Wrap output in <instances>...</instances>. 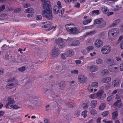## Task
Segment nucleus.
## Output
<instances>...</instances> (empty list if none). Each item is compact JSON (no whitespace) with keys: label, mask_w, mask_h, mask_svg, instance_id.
<instances>
[{"label":"nucleus","mask_w":123,"mask_h":123,"mask_svg":"<svg viewBox=\"0 0 123 123\" xmlns=\"http://www.w3.org/2000/svg\"><path fill=\"white\" fill-rule=\"evenodd\" d=\"M57 5L58 7L61 9L62 7V6L61 2L60 1H58L57 3Z\"/></svg>","instance_id":"46"},{"label":"nucleus","mask_w":123,"mask_h":123,"mask_svg":"<svg viewBox=\"0 0 123 123\" xmlns=\"http://www.w3.org/2000/svg\"><path fill=\"white\" fill-rule=\"evenodd\" d=\"M74 51L72 50H69L66 52L65 55L67 57H71L74 55Z\"/></svg>","instance_id":"17"},{"label":"nucleus","mask_w":123,"mask_h":123,"mask_svg":"<svg viewBox=\"0 0 123 123\" xmlns=\"http://www.w3.org/2000/svg\"><path fill=\"white\" fill-rule=\"evenodd\" d=\"M20 10V9L19 8L16 9L15 10L14 12L16 13L19 12Z\"/></svg>","instance_id":"57"},{"label":"nucleus","mask_w":123,"mask_h":123,"mask_svg":"<svg viewBox=\"0 0 123 123\" xmlns=\"http://www.w3.org/2000/svg\"><path fill=\"white\" fill-rule=\"evenodd\" d=\"M25 13H29L30 14H33L34 12V10L32 8H28L25 11Z\"/></svg>","instance_id":"23"},{"label":"nucleus","mask_w":123,"mask_h":123,"mask_svg":"<svg viewBox=\"0 0 123 123\" xmlns=\"http://www.w3.org/2000/svg\"><path fill=\"white\" fill-rule=\"evenodd\" d=\"M119 67L117 64H113L108 66V69L111 72L115 73L117 72V69Z\"/></svg>","instance_id":"8"},{"label":"nucleus","mask_w":123,"mask_h":123,"mask_svg":"<svg viewBox=\"0 0 123 123\" xmlns=\"http://www.w3.org/2000/svg\"><path fill=\"white\" fill-rule=\"evenodd\" d=\"M66 105L70 108L73 107L75 105L74 104L69 102L66 103Z\"/></svg>","instance_id":"28"},{"label":"nucleus","mask_w":123,"mask_h":123,"mask_svg":"<svg viewBox=\"0 0 123 123\" xmlns=\"http://www.w3.org/2000/svg\"><path fill=\"white\" fill-rule=\"evenodd\" d=\"M10 107L14 109H17L19 108H20V107H19L18 105H11Z\"/></svg>","instance_id":"37"},{"label":"nucleus","mask_w":123,"mask_h":123,"mask_svg":"<svg viewBox=\"0 0 123 123\" xmlns=\"http://www.w3.org/2000/svg\"><path fill=\"white\" fill-rule=\"evenodd\" d=\"M18 70L20 72H23L25 70V68L24 67H22L21 68H19Z\"/></svg>","instance_id":"43"},{"label":"nucleus","mask_w":123,"mask_h":123,"mask_svg":"<svg viewBox=\"0 0 123 123\" xmlns=\"http://www.w3.org/2000/svg\"><path fill=\"white\" fill-rule=\"evenodd\" d=\"M92 14L98 15L99 14V10H94L92 11Z\"/></svg>","instance_id":"38"},{"label":"nucleus","mask_w":123,"mask_h":123,"mask_svg":"<svg viewBox=\"0 0 123 123\" xmlns=\"http://www.w3.org/2000/svg\"><path fill=\"white\" fill-rule=\"evenodd\" d=\"M98 97L100 98H104L106 97V94H105L99 92L96 94Z\"/></svg>","instance_id":"18"},{"label":"nucleus","mask_w":123,"mask_h":123,"mask_svg":"<svg viewBox=\"0 0 123 123\" xmlns=\"http://www.w3.org/2000/svg\"><path fill=\"white\" fill-rule=\"evenodd\" d=\"M43 11L42 14L43 16L49 20H51L53 18L52 12L50 9V2L49 0H41Z\"/></svg>","instance_id":"1"},{"label":"nucleus","mask_w":123,"mask_h":123,"mask_svg":"<svg viewBox=\"0 0 123 123\" xmlns=\"http://www.w3.org/2000/svg\"><path fill=\"white\" fill-rule=\"evenodd\" d=\"M15 80H16L15 78H11L8 80V82H12L13 83H15Z\"/></svg>","instance_id":"39"},{"label":"nucleus","mask_w":123,"mask_h":123,"mask_svg":"<svg viewBox=\"0 0 123 123\" xmlns=\"http://www.w3.org/2000/svg\"><path fill=\"white\" fill-rule=\"evenodd\" d=\"M51 22H45L43 23L44 27L45 28L48 27L50 26V25L51 24Z\"/></svg>","instance_id":"30"},{"label":"nucleus","mask_w":123,"mask_h":123,"mask_svg":"<svg viewBox=\"0 0 123 123\" xmlns=\"http://www.w3.org/2000/svg\"><path fill=\"white\" fill-rule=\"evenodd\" d=\"M5 59L6 60H9V56L8 54H6L5 56Z\"/></svg>","instance_id":"53"},{"label":"nucleus","mask_w":123,"mask_h":123,"mask_svg":"<svg viewBox=\"0 0 123 123\" xmlns=\"http://www.w3.org/2000/svg\"><path fill=\"white\" fill-rule=\"evenodd\" d=\"M111 86V85L110 84H108L106 86L105 89L106 90H108L109 89Z\"/></svg>","instance_id":"55"},{"label":"nucleus","mask_w":123,"mask_h":123,"mask_svg":"<svg viewBox=\"0 0 123 123\" xmlns=\"http://www.w3.org/2000/svg\"><path fill=\"white\" fill-rule=\"evenodd\" d=\"M74 6L76 7L79 8L80 6V4L79 3H77L76 5H75Z\"/></svg>","instance_id":"62"},{"label":"nucleus","mask_w":123,"mask_h":123,"mask_svg":"<svg viewBox=\"0 0 123 123\" xmlns=\"http://www.w3.org/2000/svg\"><path fill=\"white\" fill-rule=\"evenodd\" d=\"M18 80H15L14 83H9L6 86V88L7 89H11L15 86L18 84Z\"/></svg>","instance_id":"10"},{"label":"nucleus","mask_w":123,"mask_h":123,"mask_svg":"<svg viewBox=\"0 0 123 123\" xmlns=\"http://www.w3.org/2000/svg\"><path fill=\"white\" fill-rule=\"evenodd\" d=\"M80 114V112L79 111H75V115L77 117L79 116Z\"/></svg>","instance_id":"54"},{"label":"nucleus","mask_w":123,"mask_h":123,"mask_svg":"<svg viewBox=\"0 0 123 123\" xmlns=\"http://www.w3.org/2000/svg\"><path fill=\"white\" fill-rule=\"evenodd\" d=\"M101 9L103 13H107L109 11L108 8L105 6H103L101 7Z\"/></svg>","instance_id":"26"},{"label":"nucleus","mask_w":123,"mask_h":123,"mask_svg":"<svg viewBox=\"0 0 123 123\" xmlns=\"http://www.w3.org/2000/svg\"><path fill=\"white\" fill-rule=\"evenodd\" d=\"M111 80V78L110 77H107L104 78L102 79V81L105 83L110 82Z\"/></svg>","instance_id":"19"},{"label":"nucleus","mask_w":123,"mask_h":123,"mask_svg":"<svg viewBox=\"0 0 123 123\" xmlns=\"http://www.w3.org/2000/svg\"><path fill=\"white\" fill-rule=\"evenodd\" d=\"M105 34L104 33L102 32L100 33L99 35V37L100 38H103L105 37Z\"/></svg>","instance_id":"40"},{"label":"nucleus","mask_w":123,"mask_h":123,"mask_svg":"<svg viewBox=\"0 0 123 123\" xmlns=\"http://www.w3.org/2000/svg\"><path fill=\"white\" fill-rule=\"evenodd\" d=\"M114 97V96L112 95L109 96L107 97V101L109 102L112 100Z\"/></svg>","instance_id":"35"},{"label":"nucleus","mask_w":123,"mask_h":123,"mask_svg":"<svg viewBox=\"0 0 123 123\" xmlns=\"http://www.w3.org/2000/svg\"><path fill=\"white\" fill-rule=\"evenodd\" d=\"M117 112V111H114L112 113V119H114L117 117L118 116Z\"/></svg>","instance_id":"24"},{"label":"nucleus","mask_w":123,"mask_h":123,"mask_svg":"<svg viewBox=\"0 0 123 123\" xmlns=\"http://www.w3.org/2000/svg\"><path fill=\"white\" fill-rule=\"evenodd\" d=\"M96 31L95 30H93L89 32H86L85 33V35L87 36L89 35H93L96 33Z\"/></svg>","instance_id":"29"},{"label":"nucleus","mask_w":123,"mask_h":123,"mask_svg":"<svg viewBox=\"0 0 123 123\" xmlns=\"http://www.w3.org/2000/svg\"><path fill=\"white\" fill-rule=\"evenodd\" d=\"M121 100H117L114 104V105L115 106H117L119 108H120L122 107L121 103Z\"/></svg>","instance_id":"20"},{"label":"nucleus","mask_w":123,"mask_h":123,"mask_svg":"<svg viewBox=\"0 0 123 123\" xmlns=\"http://www.w3.org/2000/svg\"><path fill=\"white\" fill-rule=\"evenodd\" d=\"M71 73L72 74H77L78 73V71L77 70L75 69L74 70L72 71H71Z\"/></svg>","instance_id":"48"},{"label":"nucleus","mask_w":123,"mask_h":123,"mask_svg":"<svg viewBox=\"0 0 123 123\" xmlns=\"http://www.w3.org/2000/svg\"><path fill=\"white\" fill-rule=\"evenodd\" d=\"M120 69L121 71H123V63L120 65Z\"/></svg>","instance_id":"64"},{"label":"nucleus","mask_w":123,"mask_h":123,"mask_svg":"<svg viewBox=\"0 0 123 123\" xmlns=\"http://www.w3.org/2000/svg\"><path fill=\"white\" fill-rule=\"evenodd\" d=\"M101 118V117H98L97 119V123H100Z\"/></svg>","instance_id":"56"},{"label":"nucleus","mask_w":123,"mask_h":123,"mask_svg":"<svg viewBox=\"0 0 123 123\" xmlns=\"http://www.w3.org/2000/svg\"><path fill=\"white\" fill-rule=\"evenodd\" d=\"M103 42L101 40L98 39L95 42V45L96 47L99 48L103 46Z\"/></svg>","instance_id":"12"},{"label":"nucleus","mask_w":123,"mask_h":123,"mask_svg":"<svg viewBox=\"0 0 123 123\" xmlns=\"http://www.w3.org/2000/svg\"><path fill=\"white\" fill-rule=\"evenodd\" d=\"M121 20L119 19H117L114 20L112 24V26H116L117 24L120 22Z\"/></svg>","instance_id":"25"},{"label":"nucleus","mask_w":123,"mask_h":123,"mask_svg":"<svg viewBox=\"0 0 123 123\" xmlns=\"http://www.w3.org/2000/svg\"><path fill=\"white\" fill-rule=\"evenodd\" d=\"M97 104V101L95 100H93L92 101L91 103V105L92 107L94 108L96 104Z\"/></svg>","instance_id":"27"},{"label":"nucleus","mask_w":123,"mask_h":123,"mask_svg":"<svg viewBox=\"0 0 123 123\" xmlns=\"http://www.w3.org/2000/svg\"><path fill=\"white\" fill-rule=\"evenodd\" d=\"M94 23L96 24H99L98 27L99 28L104 27L106 25L105 22L101 18L96 19L95 20Z\"/></svg>","instance_id":"7"},{"label":"nucleus","mask_w":123,"mask_h":123,"mask_svg":"<svg viewBox=\"0 0 123 123\" xmlns=\"http://www.w3.org/2000/svg\"><path fill=\"white\" fill-rule=\"evenodd\" d=\"M97 97H98L97 95L96 94H94L91 95L89 96L90 98H95Z\"/></svg>","instance_id":"44"},{"label":"nucleus","mask_w":123,"mask_h":123,"mask_svg":"<svg viewBox=\"0 0 123 123\" xmlns=\"http://www.w3.org/2000/svg\"><path fill=\"white\" fill-rule=\"evenodd\" d=\"M96 113V111L94 109L90 111L92 115L95 114Z\"/></svg>","instance_id":"51"},{"label":"nucleus","mask_w":123,"mask_h":123,"mask_svg":"<svg viewBox=\"0 0 123 123\" xmlns=\"http://www.w3.org/2000/svg\"><path fill=\"white\" fill-rule=\"evenodd\" d=\"M103 62V61L102 59L99 58L97 59L96 61V62L98 64H101Z\"/></svg>","instance_id":"36"},{"label":"nucleus","mask_w":123,"mask_h":123,"mask_svg":"<svg viewBox=\"0 0 123 123\" xmlns=\"http://www.w3.org/2000/svg\"><path fill=\"white\" fill-rule=\"evenodd\" d=\"M5 113L4 111H0V117L3 116Z\"/></svg>","instance_id":"61"},{"label":"nucleus","mask_w":123,"mask_h":123,"mask_svg":"<svg viewBox=\"0 0 123 123\" xmlns=\"http://www.w3.org/2000/svg\"><path fill=\"white\" fill-rule=\"evenodd\" d=\"M88 107V104H86L84 106L83 109H86Z\"/></svg>","instance_id":"58"},{"label":"nucleus","mask_w":123,"mask_h":123,"mask_svg":"<svg viewBox=\"0 0 123 123\" xmlns=\"http://www.w3.org/2000/svg\"><path fill=\"white\" fill-rule=\"evenodd\" d=\"M91 21V19H87L86 20L84 21L83 22V24L84 25H86L90 23Z\"/></svg>","instance_id":"34"},{"label":"nucleus","mask_w":123,"mask_h":123,"mask_svg":"<svg viewBox=\"0 0 123 123\" xmlns=\"http://www.w3.org/2000/svg\"><path fill=\"white\" fill-rule=\"evenodd\" d=\"M63 39L61 38H59L55 40V42L57 44L58 46L61 48L64 47L65 46V43L63 41Z\"/></svg>","instance_id":"6"},{"label":"nucleus","mask_w":123,"mask_h":123,"mask_svg":"<svg viewBox=\"0 0 123 123\" xmlns=\"http://www.w3.org/2000/svg\"><path fill=\"white\" fill-rule=\"evenodd\" d=\"M93 49V47L92 46H89L87 48L86 50L88 51L92 50Z\"/></svg>","instance_id":"49"},{"label":"nucleus","mask_w":123,"mask_h":123,"mask_svg":"<svg viewBox=\"0 0 123 123\" xmlns=\"http://www.w3.org/2000/svg\"><path fill=\"white\" fill-rule=\"evenodd\" d=\"M78 80L81 83H86L87 81V78L85 76L80 75L78 77Z\"/></svg>","instance_id":"11"},{"label":"nucleus","mask_w":123,"mask_h":123,"mask_svg":"<svg viewBox=\"0 0 123 123\" xmlns=\"http://www.w3.org/2000/svg\"><path fill=\"white\" fill-rule=\"evenodd\" d=\"M59 53L58 49L55 47H54L52 49V52L51 55V57H56L58 56Z\"/></svg>","instance_id":"9"},{"label":"nucleus","mask_w":123,"mask_h":123,"mask_svg":"<svg viewBox=\"0 0 123 123\" xmlns=\"http://www.w3.org/2000/svg\"><path fill=\"white\" fill-rule=\"evenodd\" d=\"M60 8L58 7L57 6H54L53 8V12L55 14H57L59 13L58 15V17L59 18L62 17L63 14L64 12L65 9L64 8L62 9L61 10L59 11Z\"/></svg>","instance_id":"2"},{"label":"nucleus","mask_w":123,"mask_h":123,"mask_svg":"<svg viewBox=\"0 0 123 123\" xmlns=\"http://www.w3.org/2000/svg\"><path fill=\"white\" fill-rule=\"evenodd\" d=\"M42 16L41 15H37L36 18V19L37 20H40L42 19Z\"/></svg>","instance_id":"41"},{"label":"nucleus","mask_w":123,"mask_h":123,"mask_svg":"<svg viewBox=\"0 0 123 123\" xmlns=\"http://www.w3.org/2000/svg\"><path fill=\"white\" fill-rule=\"evenodd\" d=\"M81 61L80 60H76L75 61V62L78 65L81 63Z\"/></svg>","instance_id":"60"},{"label":"nucleus","mask_w":123,"mask_h":123,"mask_svg":"<svg viewBox=\"0 0 123 123\" xmlns=\"http://www.w3.org/2000/svg\"><path fill=\"white\" fill-rule=\"evenodd\" d=\"M105 107V104L104 103H102L99 106V108L100 110H103Z\"/></svg>","instance_id":"31"},{"label":"nucleus","mask_w":123,"mask_h":123,"mask_svg":"<svg viewBox=\"0 0 123 123\" xmlns=\"http://www.w3.org/2000/svg\"><path fill=\"white\" fill-rule=\"evenodd\" d=\"M5 8V6L3 5L0 7V12L3 11Z\"/></svg>","instance_id":"52"},{"label":"nucleus","mask_w":123,"mask_h":123,"mask_svg":"<svg viewBox=\"0 0 123 123\" xmlns=\"http://www.w3.org/2000/svg\"><path fill=\"white\" fill-rule=\"evenodd\" d=\"M66 83L65 81H62L60 82L58 84L59 89L60 90H63L64 88Z\"/></svg>","instance_id":"14"},{"label":"nucleus","mask_w":123,"mask_h":123,"mask_svg":"<svg viewBox=\"0 0 123 123\" xmlns=\"http://www.w3.org/2000/svg\"><path fill=\"white\" fill-rule=\"evenodd\" d=\"M36 100L35 99L30 98V101L31 103L35 104L36 102Z\"/></svg>","instance_id":"50"},{"label":"nucleus","mask_w":123,"mask_h":123,"mask_svg":"<svg viewBox=\"0 0 123 123\" xmlns=\"http://www.w3.org/2000/svg\"><path fill=\"white\" fill-rule=\"evenodd\" d=\"M109 74V72L107 69H105L101 72V74L102 75H106Z\"/></svg>","instance_id":"21"},{"label":"nucleus","mask_w":123,"mask_h":123,"mask_svg":"<svg viewBox=\"0 0 123 123\" xmlns=\"http://www.w3.org/2000/svg\"><path fill=\"white\" fill-rule=\"evenodd\" d=\"M119 84V80L118 79H117L114 80L112 82V85L114 87L118 86Z\"/></svg>","instance_id":"15"},{"label":"nucleus","mask_w":123,"mask_h":123,"mask_svg":"<svg viewBox=\"0 0 123 123\" xmlns=\"http://www.w3.org/2000/svg\"><path fill=\"white\" fill-rule=\"evenodd\" d=\"M96 54V53L95 52H93V53H90V55L91 56H93L94 55Z\"/></svg>","instance_id":"63"},{"label":"nucleus","mask_w":123,"mask_h":123,"mask_svg":"<svg viewBox=\"0 0 123 123\" xmlns=\"http://www.w3.org/2000/svg\"><path fill=\"white\" fill-rule=\"evenodd\" d=\"M118 29L117 28H114L109 31L108 33L109 38L113 40V39L112 37L117 35L118 33Z\"/></svg>","instance_id":"3"},{"label":"nucleus","mask_w":123,"mask_h":123,"mask_svg":"<svg viewBox=\"0 0 123 123\" xmlns=\"http://www.w3.org/2000/svg\"><path fill=\"white\" fill-rule=\"evenodd\" d=\"M71 42L72 43L70 45L75 46L79 45L80 43V42L79 41L76 40H74L72 39L71 40Z\"/></svg>","instance_id":"16"},{"label":"nucleus","mask_w":123,"mask_h":123,"mask_svg":"<svg viewBox=\"0 0 123 123\" xmlns=\"http://www.w3.org/2000/svg\"><path fill=\"white\" fill-rule=\"evenodd\" d=\"M107 62L110 64L113 63L114 62V60L112 59L109 58L107 60Z\"/></svg>","instance_id":"32"},{"label":"nucleus","mask_w":123,"mask_h":123,"mask_svg":"<svg viewBox=\"0 0 123 123\" xmlns=\"http://www.w3.org/2000/svg\"><path fill=\"white\" fill-rule=\"evenodd\" d=\"M109 113V112L108 111H105L102 113V115L103 117H105Z\"/></svg>","instance_id":"47"},{"label":"nucleus","mask_w":123,"mask_h":123,"mask_svg":"<svg viewBox=\"0 0 123 123\" xmlns=\"http://www.w3.org/2000/svg\"><path fill=\"white\" fill-rule=\"evenodd\" d=\"M9 48V46H7L6 45L4 44L2 46V48L3 50H6Z\"/></svg>","instance_id":"45"},{"label":"nucleus","mask_w":123,"mask_h":123,"mask_svg":"<svg viewBox=\"0 0 123 123\" xmlns=\"http://www.w3.org/2000/svg\"><path fill=\"white\" fill-rule=\"evenodd\" d=\"M98 85V83L97 82H93L91 84V86L93 87H97Z\"/></svg>","instance_id":"33"},{"label":"nucleus","mask_w":123,"mask_h":123,"mask_svg":"<svg viewBox=\"0 0 123 123\" xmlns=\"http://www.w3.org/2000/svg\"><path fill=\"white\" fill-rule=\"evenodd\" d=\"M8 102L6 103L5 105L6 108H8V106L14 103L15 101L14 99L12 98L11 97H8L7 99Z\"/></svg>","instance_id":"13"},{"label":"nucleus","mask_w":123,"mask_h":123,"mask_svg":"<svg viewBox=\"0 0 123 123\" xmlns=\"http://www.w3.org/2000/svg\"><path fill=\"white\" fill-rule=\"evenodd\" d=\"M98 68L97 66L95 65L91 66L90 67V69L92 72H94L97 71Z\"/></svg>","instance_id":"22"},{"label":"nucleus","mask_w":123,"mask_h":123,"mask_svg":"<svg viewBox=\"0 0 123 123\" xmlns=\"http://www.w3.org/2000/svg\"><path fill=\"white\" fill-rule=\"evenodd\" d=\"M66 28L67 31L70 34H75L80 32L77 28L74 27L73 26L69 27L68 26H66Z\"/></svg>","instance_id":"4"},{"label":"nucleus","mask_w":123,"mask_h":123,"mask_svg":"<svg viewBox=\"0 0 123 123\" xmlns=\"http://www.w3.org/2000/svg\"><path fill=\"white\" fill-rule=\"evenodd\" d=\"M111 50V46L109 45L103 47L101 49V52L103 54L106 55L109 54Z\"/></svg>","instance_id":"5"},{"label":"nucleus","mask_w":123,"mask_h":123,"mask_svg":"<svg viewBox=\"0 0 123 123\" xmlns=\"http://www.w3.org/2000/svg\"><path fill=\"white\" fill-rule=\"evenodd\" d=\"M65 55V54H61V58L63 59H65L66 58V57Z\"/></svg>","instance_id":"59"},{"label":"nucleus","mask_w":123,"mask_h":123,"mask_svg":"<svg viewBox=\"0 0 123 123\" xmlns=\"http://www.w3.org/2000/svg\"><path fill=\"white\" fill-rule=\"evenodd\" d=\"M87 111H83L82 113V116H83L84 117H85L87 115Z\"/></svg>","instance_id":"42"}]
</instances>
